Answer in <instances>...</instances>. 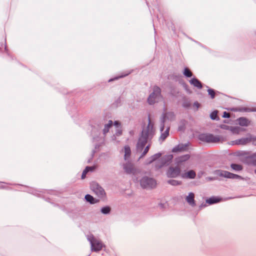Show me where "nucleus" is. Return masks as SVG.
Returning <instances> with one entry per match:
<instances>
[{"label": "nucleus", "instance_id": "ddd939ff", "mask_svg": "<svg viewBox=\"0 0 256 256\" xmlns=\"http://www.w3.org/2000/svg\"><path fill=\"white\" fill-rule=\"evenodd\" d=\"M238 124L242 126H248L250 124V122L245 118H240L238 119Z\"/></svg>", "mask_w": 256, "mask_h": 256}, {"label": "nucleus", "instance_id": "b1692460", "mask_svg": "<svg viewBox=\"0 0 256 256\" xmlns=\"http://www.w3.org/2000/svg\"><path fill=\"white\" fill-rule=\"evenodd\" d=\"M231 130L233 134H239L241 132L244 131V129L240 127H234L232 128Z\"/></svg>", "mask_w": 256, "mask_h": 256}, {"label": "nucleus", "instance_id": "9d476101", "mask_svg": "<svg viewBox=\"0 0 256 256\" xmlns=\"http://www.w3.org/2000/svg\"><path fill=\"white\" fill-rule=\"evenodd\" d=\"M190 158L189 154H185L176 158L175 159L176 164L180 167L184 162L188 160Z\"/></svg>", "mask_w": 256, "mask_h": 256}, {"label": "nucleus", "instance_id": "e433bc0d", "mask_svg": "<svg viewBox=\"0 0 256 256\" xmlns=\"http://www.w3.org/2000/svg\"><path fill=\"white\" fill-rule=\"evenodd\" d=\"M254 165L256 166V160H255L254 161Z\"/></svg>", "mask_w": 256, "mask_h": 256}, {"label": "nucleus", "instance_id": "412c9836", "mask_svg": "<svg viewBox=\"0 0 256 256\" xmlns=\"http://www.w3.org/2000/svg\"><path fill=\"white\" fill-rule=\"evenodd\" d=\"M170 128H167L166 130L162 132L160 136V138L164 140L169 135Z\"/></svg>", "mask_w": 256, "mask_h": 256}, {"label": "nucleus", "instance_id": "ea45409f", "mask_svg": "<svg viewBox=\"0 0 256 256\" xmlns=\"http://www.w3.org/2000/svg\"><path fill=\"white\" fill-rule=\"evenodd\" d=\"M220 127H221V128H224V126H221Z\"/></svg>", "mask_w": 256, "mask_h": 256}, {"label": "nucleus", "instance_id": "9b49d317", "mask_svg": "<svg viewBox=\"0 0 256 256\" xmlns=\"http://www.w3.org/2000/svg\"><path fill=\"white\" fill-rule=\"evenodd\" d=\"M187 202L192 206H196V202L194 200V194L192 192H190L186 198Z\"/></svg>", "mask_w": 256, "mask_h": 256}, {"label": "nucleus", "instance_id": "7c9ffc66", "mask_svg": "<svg viewBox=\"0 0 256 256\" xmlns=\"http://www.w3.org/2000/svg\"><path fill=\"white\" fill-rule=\"evenodd\" d=\"M218 112L217 111H214L210 114V118L212 120H216L217 117Z\"/></svg>", "mask_w": 256, "mask_h": 256}, {"label": "nucleus", "instance_id": "4c0bfd02", "mask_svg": "<svg viewBox=\"0 0 256 256\" xmlns=\"http://www.w3.org/2000/svg\"><path fill=\"white\" fill-rule=\"evenodd\" d=\"M196 104V106H198V104H198V102H196V103H195V104Z\"/></svg>", "mask_w": 256, "mask_h": 256}, {"label": "nucleus", "instance_id": "f03ea898", "mask_svg": "<svg viewBox=\"0 0 256 256\" xmlns=\"http://www.w3.org/2000/svg\"><path fill=\"white\" fill-rule=\"evenodd\" d=\"M161 90L160 88L154 86L153 88V92L152 93L148 99V102L150 104H152L158 102L161 98Z\"/></svg>", "mask_w": 256, "mask_h": 256}, {"label": "nucleus", "instance_id": "473e14b6", "mask_svg": "<svg viewBox=\"0 0 256 256\" xmlns=\"http://www.w3.org/2000/svg\"><path fill=\"white\" fill-rule=\"evenodd\" d=\"M251 142H252L254 144L256 145V138L252 136V140Z\"/></svg>", "mask_w": 256, "mask_h": 256}, {"label": "nucleus", "instance_id": "4468645a", "mask_svg": "<svg viewBox=\"0 0 256 256\" xmlns=\"http://www.w3.org/2000/svg\"><path fill=\"white\" fill-rule=\"evenodd\" d=\"M124 168L127 174H131L133 172V166L131 163L126 164L124 165Z\"/></svg>", "mask_w": 256, "mask_h": 256}, {"label": "nucleus", "instance_id": "79ce46f5", "mask_svg": "<svg viewBox=\"0 0 256 256\" xmlns=\"http://www.w3.org/2000/svg\"><path fill=\"white\" fill-rule=\"evenodd\" d=\"M254 172L256 174V169L254 170Z\"/></svg>", "mask_w": 256, "mask_h": 256}, {"label": "nucleus", "instance_id": "cd10ccee", "mask_svg": "<svg viewBox=\"0 0 256 256\" xmlns=\"http://www.w3.org/2000/svg\"><path fill=\"white\" fill-rule=\"evenodd\" d=\"M150 147V144H148V146H146L144 148V150L142 152V154L140 156V158H142L143 156H144L148 153V152L149 150Z\"/></svg>", "mask_w": 256, "mask_h": 256}, {"label": "nucleus", "instance_id": "aec40b11", "mask_svg": "<svg viewBox=\"0 0 256 256\" xmlns=\"http://www.w3.org/2000/svg\"><path fill=\"white\" fill-rule=\"evenodd\" d=\"M124 159L126 160L127 158L130 156L131 154V150L130 146H124Z\"/></svg>", "mask_w": 256, "mask_h": 256}, {"label": "nucleus", "instance_id": "2f4dec72", "mask_svg": "<svg viewBox=\"0 0 256 256\" xmlns=\"http://www.w3.org/2000/svg\"><path fill=\"white\" fill-rule=\"evenodd\" d=\"M223 117L224 118H230V114L228 112H224L223 114Z\"/></svg>", "mask_w": 256, "mask_h": 256}, {"label": "nucleus", "instance_id": "bb28decb", "mask_svg": "<svg viewBox=\"0 0 256 256\" xmlns=\"http://www.w3.org/2000/svg\"><path fill=\"white\" fill-rule=\"evenodd\" d=\"M110 211V208L109 206H105L101 209V212L104 214H108Z\"/></svg>", "mask_w": 256, "mask_h": 256}, {"label": "nucleus", "instance_id": "f257e3e1", "mask_svg": "<svg viewBox=\"0 0 256 256\" xmlns=\"http://www.w3.org/2000/svg\"><path fill=\"white\" fill-rule=\"evenodd\" d=\"M148 121V124L146 127L144 128L142 135L137 143L136 151L140 153L142 152L146 143L152 138L154 134V124L152 122L150 116Z\"/></svg>", "mask_w": 256, "mask_h": 256}, {"label": "nucleus", "instance_id": "c9c22d12", "mask_svg": "<svg viewBox=\"0 0 256 256\" xmlns=\"http://www.w3.org/2000/svg\"><path fill=\"white\" fill-rule=\"evenodd\" d=\"M121 134H122V131H120V132L118 131V135L119 136V135Z\"/></svg>", "mask_w": 256, "mask_h": 256}, {"label": "nucleus", "instance_id": "6e6552de", "mask_svg": "<svg viewBox=\"0 0 256 256\" xmlns=\"http://www.w3.org/2000/svg\"><path fill=\"white\" fill-rule=\"evenodd\" d=\"M91 190L98 196L102 197L105 194L104 190L97 183L92 182L90 185Z\"/></svg>", "mask_w": 256, "mask_h": 256}, {"label": "nucleus", "instance_id": "423d86ee", "mask_svg": "<svg viewBox=\"0 0 256 256\" xmlns=\"http://www.w3.org/2000/svg\"><path fill=\"white\" fill-rule=\"evenodd\" d=\"M252 140V136L250 134L246 138H242L238 140L231 141L228 142V144L230 145H246L251 142Z\"/></svg>", "mask_w": 256, "mask_h": 256}, {"label": "nucleus", "instance_id": "72a5a7b5", "mask_svg": "<svg viewBox=\"0 0 256 256\" xmlns=\"http://www.w3.org/2000/svg\"><path fill=\"white\" fill-rule=\"evenodd\" d=\"M114 124L118 128L120 126V123L118 121H116L114 123Z\"/></svg>", "mask_w": 256, "mask_h": 256}, {"label": "nucleus", "instance_id": "1a4fd4ad", "mask_svg": "<svg viewBox=\"0 0 256 256\" xmlns=\"http://www.w3.org/2000/svg\"><path fill=\"white\" fill-rule=\"evenodd\" d=\"M180 174V166L178 165L176 167H170L167 172V175L168 177L176 178Z\"/></svg>", "mask_w": 256, "mask_h": 256}, {"label": "nucleus", "instance_id": "f8f14e48", "mask_svg": "<svg viewBox=\"0 0 256 256\" xmlns=\"http://www.w3.org/2000/svg\"><path fill=\"white\" fill-rule=\"evenodd\" d=\"M196 176V174L193 170H189L181 175L182 177L184 178H194Z\"/></svg>", "mask_w": 256, "mask_h": 256}, {"label": "nucleus", "instance_id": "5701e85b", "mask_svg": "<svg viewBox=\"0 0 256 256\" xmlns=\"http://www.w3.org/2000/svg\"><path fill=\"white\" fill-rule=\"evenodd\" d=\"M112 126V120H109L108 124H106L104 128V134L107 133L109 131V128Z\"/></svg>", "mask_w": 256, "mask_h": 256}, {"label": "nucleus", "instance_id": "f704fd0d", "mask_svg": "<svg viewBox=\"0 0 256 256\" xmlns=\"http://www.w3.org/2000/svg\"><path fill=\"white\" fill-rule=\"evenodd\" d=\"M172 158V155H170V156H168V158H169L170 160H171V159Z\"/></svg>", "mask_w": 256, "mask_h": 256}, {"label": "nucleus", "instance_id": "a211bd4d", "mask_svg": "<svg viewBox=\"0 0 256 256\" xmlns=\"http://www.w3.org/2000/svg\"><path fill=\"white\" fill-rule=\"evenodd\" d=\"M220 199L218 198L211 197V198H209L208 199H207L206 200V203H208L210 204H212L218 202H220Z\"/></svg>", "mask_w": 256, "mask_h": 256}, {"label": "nucleus", "instance_id": "a878e982", "mask_svg": "<svg viewBox=\"0 0 256 256\" xmlns=\"http://www.w3.org/2000/svg\"><path fill=\"white\" fill-rule=\"evenodd\" d=\"M184 74L188 78L191 77L192 76V72L187 68H184Z\"/></svg>", "mask_w": 256, "mask_h": 256}, {"label": "nucleus", "instance_id": "39448f33", "mask_svg": "<svg viewBox=\"0 0 256 256\" xmlns=\"http://www.w3.org/2000/svg\"><path fill=\"white\" fill-rule=\"evenodd\" d=\"M140 185L144 188H153L156 185V181L152 178L144 177L140 182Z\"/></svg>", "mask_w": 256, "mask_h": 256}, {"label": "nucleus", "instance_id": "a19ab883", "mask_svg": "<svg viewBox=\"0 0 256 256\" xmlns=\"http://www.w3.org/2000/svg\"><path fill=\"white\" fill-rule=\"evenodd\" d=\"M164 164H165V162H162V165H164Z\"/></svg>", "mask_w": 256, "mask_h": 256}, {"label": "nucleus", "instance_id": "6ab92c4d", "mask_svg": "<svg viewBox=\"0 0 256 256\" xmlns=\"http://www.w3.org/2000/svg\"><path fill=\"white\" fill-rule=\"evenodd\" d=\"M85 198L86 201L90 202V204H94L98 202V200H95L92 196L90 194H86L85 196Z\"/></svg>", "mask_w": 256, "mask_h": 256}, {"label": "nucleus", "instance_id": "c756f323", "mask_svg": "<svg viewBox=\"0 0 256 256\" xmlns=\"http://www.w3.org/2000/svg\"><path fill=\"white\" fill-rule=\"evenodd\" d=\"M208 92L209 95L210 96L211 98H214L215 96L214 91L212 89H208Z\"/></svg>", "mask_w": 256, "mask_h": 256}, {"label": "nucleus", "instance_id": "2eb2a0df", "mask_svg": "<svg viewBox=\"0 0 256 256\" xmlns=\"http://www.w3.org/2000/svg\"><path fill=\"white\" fill-rule=\"evenodd\" d=\"M190 83L194 85V86L197 87L198 88H202V84L200 81H199L198 79L194 78L190 80Z\"/></svg>", "mask_w": 256, "mask_h": 256}, {"label": "nucleus", "instance_id": "dca6fc26", "mask_svg": "<svg viewBox=\"0 0 256 256\" xmlns=\"http://www.w3.org/2000/svg\"><path fill=\"white\" fill-rule=\"evenodd\" d=\"M186 146L182 144H179L175 146L172 149V152H183L186 150Z\"/></svg>", "mask_w": 256, "mask_h": 256}, {"label": "nucleus", "instance_id": "0eeeda50", "mask_svg": "<svg viewBox=\"0 0 256 256\" xmlns=\"http://www.w3.org/2000/svg\"><path fill=\"white\" fill-rule=\"evenodd\" d=\"M218 174L220 176L231 179H243L241 176L231 173L228 171L219 170L218 172Z\"/></svg>", "mask_w": 256, "mask_h": 256}, {"label": "nucleus", "instance_id": "20e7f679", "mask_svg": "<svg viewBox=\"0 0 256 256\" xmlns=\"http://www.w3.org/2000/svg\"><path fill=\"white\" fill-rule=\"evenodd\" d=\"M199 139L206 142H219L220 138L218 136H214L212 134H202L199 136Z\"/></svg>", "mask_w": 256, "mask_h": 256}, {"label": "nucleus", "instance_id": "7ed1b4c3", "mask_svg": "<svg viewBox=\"0 0 256 256\" xmlns=\"http://www.w3.org/2000/svg\"><path fill=\"white\" fill-rule=\"evenodd\" d=\"M88 240L91 244L92 250L98 252L102 249L103 244L100 240L96 239L93 236H90Z\"/></svg>", "mask_w": 256, "mask_h": 256}, {"label": "nucleus", "instance_id": "58836bf2", "mask_svg": "<svg viewBox=\"0 0 256 256\" xmlns=\"http://www.w3.org/2000/svg\"><path fill=\"white\" fill-rule=\"evenodd\" d=\"M160 130H161V131H163L164 130V126H162V128H160Z\"/></svg>", "mask_w": 256, "mask_h": 256}, {"label": "nucleus", "instance_id": "f3484780", "mask_svg": "<svg viewBox=\"0 0 256 256\" xmlns=\"http://www.w3.org/2000/svg\"><path fill=\"white\" fill-rule=\"evenodd\" d=\"M94 169H95V167L94 166H86V168L83 171V172H82V179H84L86 178V174L89 171L92 172Z\"/></svg>", "mask_w": 256, "mask_h": 256}, {"label": "nucleus", "instance_id": "393cba45", "mask_svg": "<svg viewBox=\"0 0 256 256\" xmlns=\"http://www.w3.org/2000/svg\"><path fill=\"white\" fill-rule=\"evenodd\" d=\"M160 156H161V154H156L152 156L150 158V161L148 162V164H150L152 162H153L154 161L156 160L158 158H160Z\"/></svg>", "mask_w": 256, "mask_h": 256}, {"label": "nucleus", "instance_id": "c85d7f7f", "mask_svg": "<svg viewBox=\"0 0 256 256\" xmlns=\"http://www.w3.org/2000/svg\"><path fill=\"white\" fill-rule=\"evenodd\" d=\"M168 183L172 185V186H177L178 184H180V182H179L178 181L176 180H170L168 181Z\"/></svg>", "mask_w": 256, "mask_h": 256}, {"label": "nucleus", "instance_id": "4be33fe9", "mask_svg": "<svg viewBox=\"0 0 256 256\" xmlns=\"http://www.w3.org/2000/svg\"><path fill=\"white\" fill-rule=\"evenodd\" d=\"M230 167L232 170L236 171H240L242 170V166L240 164H232Z\"/></svg>", "mask_w": 256, "mask_h": 256}]
</instances>
